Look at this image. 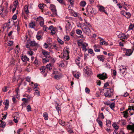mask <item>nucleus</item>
<instances>
[{
  "label": "nucleus",
  "instance_id": "obj_34",
  "mask_svg": "<svg viewBox=\"0 0 134 134\" xmlns=\"http://www.w3.org/2000/svg\"><path fill=\"white\" fill-rule=\"evenodd\" d=\"M78 57L79 59H75V62H76V64L78 65L79 67H80V66L79 65L80 63V60L79 59H80V58L79 57Z\"/></svg>",
  "mask_w": 134,
  "mask_h": 134
},
{
  "label": "nucleus",
  "instance_id": "obj_8",
  "mask_svg": "<svg viewBox=\"0 0 134 134\" xmlns=\"http://www.w3.org/2000/svg\"><path fill=\"white\" fill-rule=\"evenodd\" d=\"M7 10L3 8L1 10L0 15L2 17H4L7 15Z\"/></svg>",
  "mask_w": 134,
  "mask_h": 134
},
{
  "label": "nucleus",
  "instance_id": "obj_21",
  "mask_svg": "<svg viewBox=\"0 0 134 134\" xmlns=\"http://www.w3.org/2000/svg\"><path fill=\"white\" fill-rule=\"evenodd\" d=\"M43 116L45 120H47L48 119V114L47 113L44 112L43 113Z\"/></svg>",
  "mask_w": 134,
  "mask_h": 134
},
{
  "label": "nucleus",
  "instance_id": "obj_2",
  "mask_svg": "<svg viewBox=\"0 0 134 134\" xmlns=\"http://www.w3.org/2000/svg\"><path fill=\"white\" fill-rule=\"evenodd\" d=\"M104 74V73H103L102 74H99L97 75V76L99 78V79H100L104 80L105 79H106L108 77L107 76V74L105 73Z\"/></svg>",
  "mask_w": 134,
  "mask_h": 134
},
{
  "label": "nucleus",
  "instance_id": "obj_1",
  "mask_svg": "<svg viewBox=\"0 0 134 134\" xmlns=\"http://www.w3.org/2000/svg\"><path fill=\"white\" fill-rule=\"evenodd\" d=\"M107 92L104 93L105 97H111L113 95V90L110 88H107Z\"/></svg>",
  "mask_w": 134,
  "mask_h": 134
},
{
  "label": "nucleus",
  "instance_id": "obj_3",
  "mask_svg": "<svg viewBox=\"0 0 134 134\" xmlns=\"http://www.w3.org/2000/svg\"><path fill=\"white\" fill-rule=\"evenodd\" d=\"M123 50L125 52L126 51L125 55L128 56L131 55L133 52V51L131 49H127L126 48H124Z\"/></svg>",
  "mask_w": 134,
  "mask_h": 134
},
{
  "label": "nucleus",
  "instance_id": "obj_64",
  "mask_svg": "<svg viewBox=\"0 0 134 134\" xmlns=\"http://www.w3.org/2000/svg\"><path fill=\"white\" fill-rule=\"evenodd\" d=\"M48 44L46 43H45L44 44V46L45 48H47L48 47Z\"/></svg>",
  "mask_w": 134,
  "mask_h": 134
},
{
  "label": "nucleus",
  "instance_id": "obj_30",
  "mask_svg": "<svg viewBox=\"0 0 134 134\" xmlns=\"http://www.w3.org/2000/svg\"><path fill=\"white\" fill-rule=\"evenodd\" d=\"M112 126L115 130H118L119 128V126L117 125L116 124L114 123L112 124Z\"/></svg>",
  "mask_w": 134,
  "mask_h": 134
},
{
  "label": "nucleus",
  "instance_id": "obj_40",
  "mask_svg": "<svg viewBox=\"0 0 134 134\" xmlns=\"http://www.w3.org/2000/svg\"><path fill=\"white\" fill-rule=\"evenodd\" d=\"M42 61L44 63H46L47 62H49V60L48 59L43 58V59Z\"/></svg>",
  "mask_w": 134,
  "mask_h": 134
},
{
  "label": "nucleus",
  "instance_id": "obj_49",
  "mask_svg": "<svg viewBox=\"0 0 134 134\" xmlns=\"http://www.w3.org/2000/svg\"><path fill=\"white\" fill-rule=\"evenodd\" d=\"M126 67H125V68L124 70H122L120 68V70L121 71V72H122L123 74H124L126 70Z\"/></svg>",
  "mask_w": 134,
  "mask_h": 134
},
{
  "label": "nucleus",
  "instance_id": "obj_23",
  "mask_svg": "<svg viewBox=\"0 0 134 134\" xmlns=\"http://www.w3.org/2000/svg\"><path fill=\"white\" fill-rule=\"evenodd\" d=\"M134 28V26L131 23L129 25V28L128 30L127 31H130L131 30H133Z\"/></svg>",
  "mask_w": 134,
  "mask_h": 134
},
{
  "label": "nucleus",
  "instance_id": "obj_61",
  "mask_svg": "<svg viewBox=\"0 0 134 134\" xmlns=\"http://www.w3.org/2000/svg\"><path fill=\"white\" fill-rule=\"evenodd\" d=\"M68 132L70 133H74L73 131L71 130V127H70V129H69Z\"/></svg>",
  "mask_w": 134,
  "mask_h": 134
},
{
  "label": "nucleus",
  "instance_id": "obj_57",
  "mask_svg": "<svg viewBox=\"0 0 134 134\" xmlns=\"http://www.w3.org/2000/svg\"><path fill=\"white\" fill-rule=\"evenodd\" d=\"M34 63L36 65H38V60L36 58H35V60L34 62Z\"/></svg>",
  "mask_w": 134,
  "mask_h": 134
},
{
  "label": "nucleus",
  "instance_id": "obj_38",
  "mask_svg": "<svg viewBox=\"0 0 134 134\" xmlns=\"http://www.w3.org/2000/svg\"><path fill=\"white\" fill-rule=\"evenodd\" d=\"M28 7L27 5H25V11L27 14H28L29 13V11L28 9Z\"/></svg>",
  "mask_w": 134,
  "mask_h": 134
},
{
  "label": "nucleus",
  "instance_id": "obj_42",
  "mask_svg": "<svg viewBox=\"0 0 134 134\" xmlns=\"http://www.w3.org/2000/svg\"><path fill=\"white\" fill-rule=\"evenodd\" d=\"M43 19V18L40 16H39L38 17L36 18L35 20L37 21H39L40 20H42Z\"/></svg>",
  "mask_w": 134,
  "mask_h": 134
},
{
  "label": "nucleus",
  "instance_id": "obj_28",
  "mask_svg": "<svg viewBox=\"0 0 134 134\" xmlns=\"http://www.w3.org/2000/svg\"><path fill=\"white\" fill-rule=\"evenodd\" d=\"M34 90L35 91L34 93V94L38 96H40V92L37 89H35V88H34Z\"/></svg>",
  "mask_w": 134,
  "mask_h": 134
},
{
  "label": "nucleus",
  "instance_id": "obj_31",
  "mask_svg": "<svg viewBox=\"0 0 134 134\" xmlns=\"http://www.w3.org/2000/svg\"><path fill=\"white\" fill-rule=\"evenodd\" d=\"M59 123L63 126L65 125V122L60 120L59 121Z\"/></svg>",
  "mask_w": 134,
  "mask_h": 134
},
{
  "label": "nucleus",
  "instance_id": "obj_24",
  "mask_svg": "<svg viewBox=\"0 0 134 134\" xmlns=\"http://www.w3.org/2000/svg\"><path fill=\"white\" fill-rule=\"evenodd\" d=\"M46 69V68L45 66H42L41 68L40 69L41 73H43L45 72Z\"/></svg>",
  "mask_w": 134,
  "mask_h": 134
},
{
  "label": "nucleus",
  "instance_id": "obj_53",
  "mask_svg": "<svg viewBox=\"0 0 134 134\" xmlns=\"http://www.w3.org/2000/svg\"><path fill=\"white\" fill-rule=\"evenodd\" d=\"M41 37L42 36L41 35H37L36 36V38L38 40H40Z\"/></svg>",
  "mask_w": 134,
  "mask_h": 134
},
{
  "label": "nucleus",
  "instance_id": "obj_43",
  "mask_svg": "<svg viewBox=\"0 0 134 134\" xmlns=\"http://www.w3.org/2000/svg\"><path fill=\"white\" fill-rule=\"evenodd\" d=\"M65 125H66V126L69 129L70 128V127H71L70 126V124L69 123V122H68L66 123L65 122Z\"/></svg>",
  "mask_w": 134,
  "mask_h": 134
},
{
  "label": "nucleus",
  "instance_id": "obj_11",
  "mask_svg": "<svg viewBox=\"0 0 134 134\" xmlns=\"http://www.w3.org/2000/svg\"><path fill=\"white\" fill-rule=\"evenodd\" d=\"M95 11L94 8L90 7L88 9L87 11L90 15H93L94 13V11Z\"/></svg>",
  "mask_w": 134,
  "mask_h": 134
},
{
  "label": "nucleus",
  "instance_id": "obj_58",
  "mask_svg": "<svg viewBox=\"0 0 134 134\" xmlns=\"http://www.w3.org/2000/svg\"><path fill=\"white\" fill-rule=\"evenodd\" d=\"M8 24L6 23H5L4 24L3 27V29H4L5 28H6L7 27H8Z\"/></svg>",
  "mask_w": 134,
  "mask_h": 134
},
{
  "label": "nucleus",
  "instance_id": "obj_13",
  "mask_svg": "<svg viewBox=\"0 0 134 134\" xmlns=\"http://www.w3.org/2000/svg\"><path fill=\"white\" fill-rule=\"evenodd\" d=\"M29 43L30 44V46L32 47L37 46L38 45V43H36L34 41H30L29 42Z\"/></svg>",
  "mask_w": 134,
  "mask_h": 134
},
{
  "label": "nucleus",
  "instance_id": "obj_59",
  "mask_svg": "<svg viewBox=\"0 0 134 134\" xmlns=\"http://www.w3.org/2000/svg\"><path fill=\"white\" fill-rule=\"evenodd\" d=\"M12 18L13 20H15L16 19L17 16L16 14H14L12 17Z\"/></svg>",
  "mask_w": 134,
  "mask_h": 134
},
{
  "label": "nucleus",
  "instance_id": "obj_50",
  "mask_svg": "<svg viewBox=\"0 0 134 134\" xmlns=\"http://www.w3.org/2000/svg\"><path fill=\"white\" fill-rule=\"evenodd\" d=\"M85 91L86 93H89L90 91V90L87 87H86L85 89Z\"/></svg>",
  "mask_w": 134,
  "mask_h": 134
},
{
  "label": "nucleus",
  "instance_id": "obj_9",
  "mask_svg": "<svg viewBox=\"0 0 134 134\" xmlns=\"http://www.w3.org/2000/svg\"><path fill=\"white\" fill-rule=\"evenodd\" d=\"M3 104L5 105L4 110H7L9 106V101L8 99H6L3 102Z\"/></svg>",
  "mask_w": 134,
  "mask_h": 134
},
{
  "label": "nucleus",
  "instance_id": "obj_22",
  "mask_svg": "<svg viewBox=\"0 0 134 134\" xmlns=\"http://www.w3.org/2000/svg\"><path fill=\"white\" fill-rule=\"evenodd\" d=\"M99 119V118H97L96 119V121L98 122L99 125L101 127H102L103 126L102 122L101 121L98 120V119Z\"/></svg>",
  "mask_w": 134,
  "mask_h": 134
},
{
  "label": "nucleus",
  "instance_id": "obj_51",
  "mask_svg": "<svg viewBox=\"0 0 134 134\" xmlns=\"http://www.w3.org/2000/svg\"><path fill=\"white\" fill-rule=\"evenodd\" d=\"M60 76L58 75H56L54 76V77L56 79L59 80L60 78Z\"/></svg>",
  "mask_w": 134,
  "mask_h": 134
},
{
  "label": "nucleus",
  "instance_id": "obj_10",
  "mask_svg": "<svg viewBox=\"0 0 134 134\" xmlns=\"http://www.w3.org/2000/svg\"><path fill=\"white\" fill-rule=\"evenodd\" d=\"M98 10L100 12H104L107 15H108L107 12L105 11V8L102 5L99 6L98 7Z\"/></svg>",
  "mask_w": 134,
  "mask_h": 134
},
{
  "label": "nucleus",
  "instance_id": "obj_62",
  "mask_svg": "<svg viewBox=\"0 0 134 134\" xmlns=\"http://www.w3.org/2000/svg\"><path fill=\"white\" fill-rule=\"evenodd\" d=\"M2 90L4 92H5L7 91V87L6 86L4 87L2 89Z\"/></svg>",
  "mask_w": 134,
  "mask_h": 134
},
{
  "label": "nucleus",
  "instance_id": "obj_56",
  "mask_svg": "<svg viewBox=\"0 0 134 134\" xmlns=\"http://www.w3.org/2000/svg\"><path fill=\"white\" fill-rule=\"evenodd\" d=\"M21 100L23 102H27L28 100V99H26L25 98H23Z\"/></svg>",
  "mask_w": 134,
  "mask_h": 134
},
{
  "label": "nucleus",
  "instance_id": "obj_29",
  "mask_svg": "<svg viewBox=\"0 0 134 134\" xmlns=\"http://www.w3.org/2000/svg\"><path fill=\"white\" fill-rule=\"evenodd\" d=\"M111 121L110 120H107L106 121V124L107 126L108 127H110L111 125Z\"/></svg>",
  "mask_w": 134,
  "mask_h": 134
},
{
  "label": "nucleus",
  "instance_id": "obj_54",
  "mask_svg": "<svg viewBox=\"0 0 134 134\" xmlns=\"http://www.w3.org/2000/svg\"><path fill=\"white\" fill-rule=\"evenodd\" d=\"M30 46H30V45L28 43H27L25 45V47L26 48H30Z\"/></svg>",
  "mask_w": 134,
  "mask_h": 134
},
{
  "label": "nucleus",
  "instance_id": "obj_36",
  "mask_svg": "<svg viewBox=\"0 0 134 134\" xmlns=\"http://www.w3.org/2000/svg\"><path fill=\"white\" fill-rule=\"evenodd\" d=\"M26 109L28 112L31 111V108L30 105H29L27 106Z\"/></svg>",
  "mask_w": 134,
  "mask_h": 134
},
{
  "label": "nucleus",
  "instance_id": "obj_14",
  "mask_svg": "<svg viewBox=\"0 0 134 134\" xmlns=\"http://www.w3.org/2000/svg\"><path fill=\"white\" fill-rule=\"evenodd\" d=\"M14 25V21L11 19H10L9 21L8 24V26H10V27H12Z\"/></svg>",
  "mask_w": 134,
  "mask_h": 134
},
{
  "label": "nucleus",
  "instance_id": "obj_47",
  "mask_svg": "<svg viewBox=\"0 0 134 134\" xmlns=\"http://www.w3.org/2000/svg\"><path fill=\"white\" fill-rule=\"evenodd\" d=\"M26 56L25 55L24 56H22L21 58V59L22 61L24 62H25L26 61Z\"/></svg>",
  "mask_w": 134,
  "mask_h": 134
},
{
  "label": "nucleus",
  "instance_id": "obj_5",
  "mask_svg": "<svg viewBox=\"0 0 134 134\" xmlns=\"http://www.w3.org/2000/svg\"><path fill=\"white\" fill-rule=\"evenodd\" d=\"M65 23L66 24L65 28L66 30H68V31L71 28L72 26L71 24L68 20H66Z\"/></svg>",
  "mask_w": 134,
  "mask_h": 134
},
{
  "label": "nucleus",
  "instance_id": "obj_19",
  "mask_svg": "<svg viewBox=\"0 0 134 134\" xmlns=\"http://www.w3.org/2000/svg\"><path fill=\"white\" fill-rule=\"evenodd\" d=\"M86 3V2L84 1H82L80 3V6L82 7H84Z\"/></svg>",
  "mask_w": 134,
  "mask_h": 134
},
{
  "label": "nucleus",
  "instance_id": "obj_44",
  "mask_svg": "<svg viewBox=\"0 0 134 134\" xmlns=\"http://www.w3.org/2000/svg\"><path fill=\"white\" fill-rule=\"evenodd\" d=\"M43 5H44V4H40L38 5V7L39 8L41 9H43L44 8Z\"/></svg>",
  "mask_w": 134,
  "mask_h": 134
},
{
  "label": "nucleus",
  "instance_id": "obj_55",
  "mask_svg": "<svg viewBox=\"0 0 134 134\" xmlns=\"http://www.w3.org/2000/svg\"><path fill=\"white\" fill-rule=\"evenodd\" d=\"M88 53L91 54L93 52L92 49H90L88 50Z\"/></svg>",
  "mask_w": 134,
  "mask_h": 134
},
{
  "label": "nucleus",
  "instance_id": "obj_35",
  "mask_svg": "<svg viewBox=\"0 0 134 134\" xmlns=\"http://www.w3.org/2000/svg\"><path fill=\"white\" fill-rule=\"evenodd\" d=\"M115 103H112L110 104L109 107L112 109H113L115 107Z\"/></svg>",
  "mask_w": 134,
  "mask_h": 134
},
{
  "label": "nucleus",
  "instance_id": "obj_6",
  "mask_svg": "<svg viewBox=\"0 0 134 134\" xmlns=\"http://www.w3.org/2000/svg\"><path fill=\"white\" fill-rule=\"evenodd\" d=\"M82 30L87 35H89L90 33V29L88 27H84L82 29Z\"/></svg>",
  "mask_w": 134,
  "mask_h": 134
},
{
  "label": "nucleus",
  "instance_id": "obj_45",
  "mask_svg": "<svg viewBox=\"0 0 134 134\" xmlns=\"http://www.w3.org/2000/svg\"><path fill=\"white\" fill-rule=\"evenodd\" d=\"M15 4H14V6L15 7H16L18 5L19 3L18 0H15L14 1Z\"/></svg>",
  "mask_w": 134,
  "mask_h": 134
},
{
  "label": "nucleus",
  "instance_id": "obj_25",
  "mask_svg": "<svg viewBox=\"0 0 134 134\" xmlns=\"http://www.w3.org/2000/svg\"><path fill=\"white\" fill-rule=\"evenodd\" d=\"M81 48L82 50L85 52H86L87 50V49L86 48V45L84 44H82L81 46Z\"/></svg>",
  "mask_w": 134,
  "mask_h": 134
},
{
  "label": "nucleus",
  "instance_id": "obj_37",
  "mask_svg": "<svg viewBox=\"0 0 134 134\" xmlns=\"http://www.w3.org/2000/svg\"><path fill=\"white\" fill-rule=\"evenodd\" d=\"M76 32L78 35H81L82 33V31L80 30L77 29L76 30Z\"/></svg>",
  "mask_w": 134,
  "mask_h": 134
},
{
  "label": "nucleus",
  "instance_id": "obj_48",
  "mask_svg": "<svg viewBox=\"0 0 134 134\" xmlns=\"http://www.w3.org/2000/svg\"><path fill=\"white\" fill-rule=\"evenodd\" d=\"M65 41H68L70 39L69 37V36H66L64 38Z\"/></svg>",
  "mask_w": 134,
  "mask_h": 134
},
{
  "label": "nucleus",
  "instance_id": "obj_39",
  "mask_svg": "<svg viewBox=\"0 0 134 134\" xmlns=\"http://www.w3.org/2000/svg\"><path fill=\"white\" fill-rule=\"evenodd\" d=\"M74 76L77 79H78L79 78L80 74L77 73L74 74Z\"/></svg>",
  "mask_w": 134,
  "mask_h": 134
},
{
  "label": "nucleus",
  "instance_id": "obj_15",
  "mask_svg": "<svg viewBox=\"0 0 134 134\" xmlns=\"http://www.w3.org/2000/svg\"><path fill=\"white\" fill-rule=\"evenodd\" d=\"M100 44L101 45H103L104 44L107 45H108V43L106 42L104 39L102 38H100Z\"/></svg>",
  "mask_w": 134,
  "mask_h": 134
},
{
  "label": "nucleus",
  "instance_id": "obj_52",
  "mask_svg": "<svg viewBox=\"0 0 134 134\" xmlns=\"http://www.w3.org/2000/svg\"><path fill=\"white\" fill-rule=\"evenodd\" d=\"M130 35H129L127 34L126 35H124V36H123V38L124 39H127L128 38Z\"/></svg>",
  "mask_w": 134,
  "mask_h": 134
},
{
  "label": "nucleus",
  "instance_id": "obj_12",
  "mask_svg": "<svg viewBox=\"0 0 134 134\" xmlns=\"http://www.w3.org/2000/svg\"><path fill=\"white\" fill-rule=\"evenodd\" d=\"M127 128L128 130H131L134 132V124L132 125H127Z\"/></svg>",
  "mask_w": 134,
  "mask_h": 134
},
{
  "label": "nucleus",
  "instance_id": "obj_41",
  "mask_svg": "<svg viewBox=\"0 0 134 134\" xmlns=\"http://www.w3.org/2000/svg\"><path fill=\"white\" fill-rule=\"evenodd\" d=\"M99 116L102 119H103L104 118V115L103 113H100V112H99Z\"/></svg>",
  "mask_w": 134,
  "mask_h": 134
},
{
  "label": "nucleus",
  "instance_id": "obj_26",
  "mask_svg": "<svg viewBox=\"0 0 134 134\" xmlns=\"http://www.w3.org/2000/svg\"><path fill=\"white\" fill-rule=\"evenodd\" d=\"M54 48L56 50H58L59 47L58 46L56 43H53L52 45Z\"/></svg>",
  "mask_w": 134,
  "mask_h": 134
},
{
  "label": "nucleus",
  "instance_id": "obj_46",
  "mask_svg": "<svg viewBox=\"0 0 134 134\" xmlns=\"http://www.w3.org/2000/svg\"><path fill=\"white\" fill-rule=\"evenodd\" d=\"M51 65L50 64H48L46 65V67L49 70H50L51 69Z\"/></svg>",
  "mask_w": 134,
  "mask_h": 134
},
{
  "label": "nucleus",
  "instance_id": "obj_4",
  "mask_svg": "<svg viewBox=\"0 0 134 134\" xmlns=\"http://www.w3.org/2000/svg\"><path fill=\"white\" fill-rule=\"evenodd\" d=\"M42 53L45 57L47 58H49L50 57L49 52L47 51L44 50H42Z\"/></svg>",
  "mask_w": 134,
  "mask_h": 134
},
{
  "label": "nucleus",
  "instance_id": "obj_17",
  "mask_svg": "<svg viewBox=\"0 0 134 134\" xmlns=\"http://www.w3.org/2000/svg\"><path fill=\"white\" fill-rule=\"evenodd\" d=\"M97 58L99 60L103 62L104 60V58L103 57V55H97Z\"/></svg>",
  "mask_w": 134,
  "mask_h": 134
},
{
  "label": "nucleus",
  "instance_id": "obj_18",
  "mask_svg": "<svg viewBox=\"0 0 134 134\" xmlns=\"http://www.w3.org/2000/svg\"><path fill=\"white\" fill-rule=\"evenodd\" d=\"M29 26L30 28H34L35 26V22L33 21H31L29 24Z\"/></svg>",
  "mask_w": 134,
  "mask_h": 134
},
{
  "label": "nucleus",
  "instance_id": "obj_63",
  "mask_svg": "<svg viewBox=\"0 0 134 134\" xmlns=\"http://www.w3.org/2000/svg\"><path fill=\"white\" fill-rule=\"evenodd\" d=\"M109 85V84L108 82L105 83L104 85V87L106 88Z\"/></svg>",
  "mask_w": 134,
  "mask_h": 134
},
{
  "label": "nucleus",
  "instance_id": "obj_7",
  "mask_svg": "<svg viewBox=\"0 0 134 134\" xmlns=\"http://www.w3.org/2000/svg\"><path fill=\"white\" fill-rule=\"evenodd\" d=\"M50 8L52 12H54L53 13L54 15H57V10L55 8V7L54 5L51 4L50 5Z\"/></svg>",
  "mask_w": 134,
  "mask_h": 134
},
{
  "label": "nucleus",
  "instance_id": "obj_20",
  "mask_svg": "<svg viewBox=\"0 0 134 134\" xmlns=\"http://www.w3.org/2000/svg\"><path fill=\"white\" fill-rule=\"evenodd\" d=\"M131 16V14L129 12H126L125 16L127 19L130 18Z\"/></svg>",
  "mask_w": 134,
  "mask_h": 134
},
{
  "label": "nucleus",
  "instance_id": "obj_60",
  "mask_svg": "<svg viewBox=\"0 0 134 134\" xmlns=\"http://www.w3.org/2000/svg\"><path fill=\"white\" fill-rule=\"evenodd\" d=\"M13 41H10L8 43V46H11L13 44Z\"/></svg>",
  "mask_w": 134,
  "mask_h": 134
},
{
  "label": "nucleus",
  "instance_id": "obj_27",
  "mask_svg": "<svg viewBox=\"0 0 134 134\" xmlns=\"http://www.w3.org/2000/svg\"><path fill=\"white\" fill-rule=\"evenodd\" d=\"M0 121L1 123L0 124V127L2 128L4 127L5 126V122H3L1 120Z\"/></svg>",
  "mask_w": 134,
  "mask_h": 134
},
{
  "label": "nucleus",
  "instance_id": "obj_16",
  "mask_svg": "<svg viewBox=\"0 0 134 134\" xmlns=\"http://www.w3.org/2000/svg\"><path fill=\"white\" fill-rule=\"evenodd\" d=\"M90 70V69L87 66H86L83 69V70L85 72V74L87 75H88L89 74Z\"/></svg>",
  "mask_w": 134,
  "mask_h": 134
},
{
  "label": "nucleus",
  "instance_id": "obj_33",
  "mask_svg": "<svg viewBox=\"0 0 134 134\" xmlns=\"http://www.w3.org/2000/svg\"><path fill=\"white\" fill-rule=\"evenodd\" d=\"M57 40L58 42L61 45H63L64 43V42L60 39L59 37L57 38Z\"/></svg>",
  "mask_w": 134,
  "mask_h": 134
},
{
  "label": "nucleus",
  "instance_id": "obj_32",
  "mask_svg": "<svg viewBox=\"0 0 134 134\" xmlns=\"http://www.w3.org/2000/svg\"><path fill=\"white\" fill-rule=\"evenodd\" d=\"M55 108L58 111V113H59V111H60L61 109L60 107H59V104L57 103H56V105H55Z\"/></svg>",
  "mask_w": 134,
  "mask_h": 134
}]
</instances>
